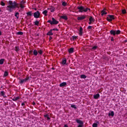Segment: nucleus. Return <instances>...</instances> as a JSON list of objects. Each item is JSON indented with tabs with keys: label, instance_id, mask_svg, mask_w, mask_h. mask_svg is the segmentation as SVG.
Instances as JSON below:
<instances>
[{
	"label": "nucleus",
	"instance_id": "nucleus-50",
	"mask_svg": "<svg viewBox=\"0 0 127 127\" xmlns=\"http://www.w3.org/2000/svg\"><path fill=\"white\" fill-rule=\"evenodd\" d=\"M111 41H114V38L113 37L111 38Z\"/></svg>",
	"mask_w": 127,
	"mask_h": 127
},
{
	"label": "nucleus",
	"instance_id": "nucleus-34",
	"mask_svg": "<svg viewBox=\"0 0 127 127\" xmlns=\"http://www.w3.org/2000/svg\"><path fill=\"white\" fill-rule=\"evenodd\" d=\"M35 25H37V26H38L39 25V22L37 20L34 22Z\"/></svg>",
	"mask_w": 127,
	"mask_h": 127
},
{
	"label": "nucleus",
	"instance_id": "nucleus-53",
	"mask_svg": "<svg viewBox=\"0 0 127 127\" xmlns=\"http://www.w3.org/2000/svg\"><path fill=\"white\" fill-rule=\"evenodd\" d=\"M1 34H2L1 31H0V36L1 35Z\"/></svg>",
	"mask_w": 127,
	"mask_h": 127
},
{
	"label": "nucleus",
	"instance_id": "nucleus-28",
	"mask_svg": "<svg viewBox=\"0 0 127 127\" xmlns=\"http://www.w3.org/2000/svg\"><path fill=\"white\" fill-rule=\"evenodd\" d=\"M44 117L45 118H47L48 121H49V120H50V117H49V115L48 114H46L44 115Z\"/></svg>",
	"mask_w": 127,
	"mask_h": 127
},
{
	"label": "nucleus",
	"instance_id": "nucleus-32",
	"mask_svg": "<svg viewBox=\"0 0 127 127\" xmlns=\"http://www.w3.org/2000/svg\"><path fill=\"white\" fill-rule=\"evenodd\" d=\"M89 21H91L92 22H94L95 21V19L93 18L92 16H90L89 18Z\"/></svg>",
	"mask_w": 127,
	"mask_h": 127
},
{
	"label": "nucleus",
	"instance_id": "nucleus-48",
	"mask_svg": "<svg viewBox=\"0 0 127 127\" xmlns=\"http://www.w3.org/2000/svg\"><path fill=\"white\" fill-rule=\"evenodd\" d=\"M32 105L33 106H35V105H36V103H35V102H33V103H32Z\"/></svg>",
	"mask_w": 127,
	"mask_h": 127
},
{
	"label": "nucleus",
	"instance_id": "nucleus-45",
	"mask_svg": "<svg viewBox=\"0 0 127 127\" xmlns=\"http://www.w3.org/2000/svg\"><path fill=\"white\" fill-rule=\"evenodd\" d=\"M24 3H25V2L24 1H21L20 4L23 5V4H24Z\"/></svg>",
	"mask_w": 127,
	"mask_h": 127
},
{
	"label": "nucleus",
	"instance_id": "nucleus-13",
	"mask_svg": "<svg viewBox=\"0 0 127 127\" xmlns=\"http://www.w3.org/2000/svg\"><path fill=\"white\" fill-rule=\"evenodd\" d=\"M107 10L106 9H103V10L101 11V15L102 16H104L105 14H107V12L106 11Z\"/></svg>",
	"mask_w": 127,
	"mask_h": 127
},
{
	"label": "nucleus",
	"instance_id": "nucleus-33",
	"mask_svg": "<svg viewBox=\"0 0 127 127\" xmlns=\"http://www.w3.org/2000/svg\"><path fill=\"white\" fill-rule=\"evenodd\" d=\"M0 96H2V97H4V95H5V93L4 91H1L0 93Z\"/></svg>",
	"mask_w": 127,
	"mask_h": 127
},
{
	"label": "nucleus",
	"instance_id": "nucleus-11",
	"mask_svg": "<svg viewBox=\"0 0 127 127\" xmlns=\"http://www.w3.org/2000/svg\"><path fill=\"white\" fill-rule=\"evenodd\" d=\"M67 85V82H64L60 84V87H65Z\"/></svg>",
	"mask_w": 127,
	"mask_h": 127
},
{
	"label": "nucleus",
	"instance_id": "nucleus-6",
	"mask_svg": "<svg viewBox=\"0 0 127 127\" xmlns=\"http://www.w3.org/2000/svg\"><path fill=\"white\" fill-rule=\"evenodd\" d=\"M113 19H115V17L113 15H109L107 17V20L108 21L111 22L113 20Z\"/></svg>",
	"mask_w": 127,
	"mask_h": 127
},
{
	"label": "nucleus",
	"instance_id": "nucleus-57",
	"mask_svg": "<svg viewBox=\"0 0 127 127\" xmlns=\"http://www.w3.org/2000/svg\"><path fill=\"white\" fill-rule=\"evenodd\" d=\"M0 12H1V9H0Z\"/></svg>",
	"mask_w": 127,
	"mask_h": 127
},
{
	"label": "nucleus",
	"instance_id": "nucleus-17",
	"mask_svg": "<svg viewBox=\"0 0 127 127\" xmlns=\"http://www.w3.org/2000/svg\"><path fill=\"white\" fill-rule=\"evenodd\" d=\"M33 55L34 56H37V55H38V51H37L36 50H34L33 51Z\"/></svg>",
	"mask_w": 127,
	"mask_h": 127
},
{
	"label": "nucleus",
	"instance_id": "nucleus-31",
	"mask_svg": "<svg viewBox=\"0 0 127 127\" xmlns=\"http://www.w3.org/2000/svg\"><path fill=\"white\" fill-rule=\"evenodd\" d=\"M86 78H87V76H86V75L85 74H82L80 75L81 79H86Z\"/></svg>",
	"mask_w": 127,
	"mask_h": 127
},
{
	"label": "nucleus",
	"instance_id": "nucleus-23",
	"mask_svg": "<svg viewBox=\"0 0 127 127\" xmlns=\"http://www.w3.org/2000/svg\"><path fill=\"white\" fill-rule=\"evenodd\" d=\"M14 50H15V51H16V52H18V51H19V50H20V49H19V46H16V47H15Z\"/></svg>",
	"mask_w": 127,
	"mask_h": 127
},
{
	"label": "nucleus",
	"instance_id": "nucleus-38",
	"mask_svg": "<svg viewBox=\"0 0 127 127\" xmlns=\"http://www.w3.org/2000/svg\"><path fill=\"white\" fill-rule=\"evenodd\" d=\"M21 106L23 107V109H25V108H26L25 103H24V102L22 103Z\"/></svg>",
	"mask_w": 127,
	"mask_h": 127
},
{
	"label": "nucleus",
	"instance_id": "nucleus-18",
	"mask_svg": "<svg viewBox=\"0 0 127 127\" xmlns=\"http://www.w3.org/2000/svg\"><path fill=\"white\" fill-rule=\"evenodd\" d=\"M98 98H100V94L98 93L94 95V99H95L96 100H98Z\"/></svg>",
	"mask_w": 127,
	"mask_h": 127
},
{
	"label": "nucleus",
	"instance_id": "nucleus-56",
	"mask_svg": "<svg viewBox=\"0 0 127 127\" xmlns=\"http://www.w3.org/2000/svg\"><path fill=\"white\" fill-rule=\"evenodd\" d=\"M125 42H127V40H126L125 41Z\"/></svg>",
	"mask_w": 127,
	"mask_h": 127
},
{
	"label": "nucleus",
	"instance_id": "nucleus-9",
	"mask_svg": "<svg viewBox=\"0 0 127 127\" xmlns=\"http://www.w3.org/2000/svg\"><path fill=\"white\" fill-rule=\"evenodd\" d=\"M85 18H86V16L82 15L77 17V20H83V19H85Z\"/></svg>",
	"mask_w": 127,
	"mask_h": 127
},
{
	"label": "nucleus",
	"instance_id": "nucleus-27",
	"mask_svg": "<svg viewBox=\"0 0 127 127\" xmlns=\"http://www.w3.org/2000/svg\"><path fill=\"white\" fill-rule=\"evenodd\" d=\"M97 49H98V46H95L91 48V50H92L93 51H95V50H96Z\"/></svg>",
	"mask_w": 127,
	"mask_h": 127
},
{
	"label": "nucleus",
	"instance_id": "nucleus-49",
	"mask_svg": "<svg viewBox=\"0 0 127 127\" xmlns=\"http://www.w3.org/2000/svg\"><path fill=\"white\" fill-rule=\"evenodd\" d=\"M92 21H90L88 23V24H92Z\"/></svg>",
	"mask_w": 127,
	"mask_h": 127
},
{
	"label": "nucleus",
	"instance_id": "nucleus-43",
	"mask_svg": "<svg viewBox=\"0 0 127 127\" xmlns=\"http://www.w3.org/2000/svg\"><path fill=\"white\" fill-rule=\"evenodd\" d=\"M52 31H59V29H57V28H54L53 29H52Z\"/></svg>",
	"mask_w": 127,
	"mask_h": 127
},
{
	"label": "nucleus",
	"instance_id": "nucleus-24",
	"mask_svg": "<svg viewBox=\"0 0 127 127\" xmlns=\"http://www.w3.org/2000/svg\"><path fill=\"white\" fill-rule=\"evenodd\" d=\"M15 16L16 17L17 19H18L19 18V13L18 12H17L15 13Z\"/></svg>",
	"mask_w": 127,
	"mask_h": 127
},
{
	"label": "nucleus",
	"instance_id": "nucleus-58",
	"mask_svg": "<svg viewBox=\"0 0 127 127\" xmlns=\"http://www.w3.org/2000/svg\"><path fill=\"white\" fill-rule=\"evenodd\" d=\"M48 9H50V8H48Z\"/></svg>",
	"mask_w": 127,
	"mask_h": 127
},
{
	"label": "nucleus",
	"instance_id": "nucleus-26",
	"mask_svg": "<svg viewBox=\"0 0 127 127\" xmlns=\"http://www.w3.org/2000/svg\"><path fill=\"white\" fill-rule=\"evenodd\" d=\"M66 62H67L66 59L63 60L62 62V65H65V64H66Z\"/></svg>",
	"mask_w": 127,
	"mask_h": 127
},
{
	"label": "nucleus",
	"instance_id": "nucleus-29",
	"mask_svg": "<svg viewBox=\"0 0 127 127\" xmlns=\"http://www.w3.org/2000/svg\"><path fill=\"white\" fill-rule=\"evenodd\" d=\"M38 53H39L40 55H42V54H43V51L42 50H39Z\"/></svg>",
	"mask_w": 127,
	"mask_h": 127
},
{
	"label": "nucleus",
	"instance_id": "nucleus-25",
	"mask_svg": "<svg viewBox=\"0 0 127 127\" xmlns=\"http://www.w3.org/2000/svg\"><path fill=\"white\" fill-rule=\"evenodd\" d=\"M48 12V11H47V10H45L44 11H43L42 13L43 14L45 15V16H47Z\"/></svg>",
	"mask_w": 127,
	"mask_h": 127
},
{
	"label": "nucleus",
	"instance_id": "nucleus-5",
	"mask_svg": "<svg viewBox=\"0 0 127 127\" xmlns=\"http://www.w3.org/2000/svg\"><path fill=\"white\" fill-rule=\"evenodd\" d=\"M75 121H76V122L77 123V124H79L77 127H83V125H84L83 121H82L80 120H78V119H76Z\"/></svg>",
	"mask_w": 127,
	"mask_h": 127
},
{
	"label": "nucleus",
	"instance_id": "nucleus-44",
	"mask_svg": "<svg viewBox=\"0 0 127 127\" xmlns=\"http://www.w3.org/2000/svg\"><path fill=\"white\" fill-rule=\"evenodd\" d=\"M20 6L21 8H24V5H23L22 4H20Z\"/></svg>",
	"mask_w": 127,
	"mask_h": 127
},
{
	"label": "nucleus",
	"instance_id": "nucleus-19",
	"mask_svg": "<svg viewBox=\"0 0 127 127\" xmlns=\"http://www.w3.org/2000/svg\"><path fill=\"white\" fill-rule=\"evenodd\" d=\"M7 76H8V72H7V71H5L3 77L4 78L7 77Z\"/></svg>",
	"mask_w": 127,
	"mask_h": 127
},
{
	"label": "nucleus",
	"instance_id": "nucleus-52",
	"mask_svg": "<svg viewBox=\"0 0 127 127\" xmlns=\"http://www.w3.org/2000/svg\"><path fill=\"white\" fill-rule=\"evenodd\" d=\"M34 10H37V8H34Z\"/></svg>",
	"mask_w": 127,
	"mask_h": 127
},
{
	"label": "nucleus",
	"instance_id": "nucleus-21",
	"mask_svg": "<svg viewBox=\"0 0 127 127\" xmlns=\"http://www.w3.org/2000/svg\"><path fill=\"white\" fill-rule=\"evenodd\" d=\"M51 12H54V11H55V7L51 6L50 8Z\"/></svg>",
	"mask_w": 127,
	"mask_h": 127
},
{
	"label": "nucleus",
	"instance_id": "nucleus-10",
	"mask_svg": "<svg viewBox=\"0 0 127 127\" xmlns=\"http://www.w3.org/2000/svg\"><path fill=\"white\" fill-rule=\"evenodd\" d=\"M78 34L80 36H82V35H83V28H82V27H80L79 28Z\"/></svg>",
	"mask_w": 127,
	"mask_h": 127
},
{
	"label": "nucleus",
	"instance_id": "nucleus-20",
	"mask_svg": "<svg viewBox=\"0 0 127 127\" xmlns=\"http://www.w3.org/2000/svg\"><path fill=\"white\" fill-rule=\"evenodd\" d=\"M74 52V48H70L69 50H68V53H73Z\"/></svg>",
	"mask_w": 127,
	"mask_h": 127
},
{
	"label": "nucleus",
	"instance_id": "nucleus-35",
	"mask_svg": "<svg viewBox=\"0 0 127 127\" xmlns=\"http://www.w3.org/2000/svg\"><path fill=\"white\" fill-rule=\"evenodd\" d=\"M67 5V3L65 1L62 2V6H66Z\"/></svg>",
	"mask_w": 127,
	"mask_h": 127
},
{
	"label": "nucleus",
	"instance_id": "nucleus-4",
	"mask_svg": "<svg viewBox=\"0 0 127 127\" xmlns=\"http://www.w3.org/2000/svg\"><path fill=\"white\" fill-rule=\"evenodd\" d=\"M110 33L111 35H119V34H121V31L120 30H118L117 31L114 30H111L110 32Z\"/></svg>",
	"mask_w": 127,
	"mask_h": 127
},
{
	"label": "nucleus",
	"instance_id": "nucleus-7",
	"mask_svg": "<svg viewBox=\"0 0 127 127\" xmlns=\"http://www.w3.org/2000/svg\"><path fill=\"white\" fill-rule=\"evenodd\" d=\"M34 17H35V18H39V17H40V12H39V11H37L34 12Z\"/></svg>",
	"mask_w": 127,
	"mask_h": 127
},
{
	"label": "nucleus",
	"instance_id": "nucleus-2",
	"mask_svg": "<svg viewBox=\"0 0 127 127\" xmlns=\"http://www.w3.org/2000/svg\"><path fill=\"white\" fill-rule=\"evenodd\" d=\"M77 8L78 9L79 12H87L88 10L91 11V9H90V8L84 7L83 6H77Z\"/></svg>",
	"mask_w": 127,
	"mask_h": 127
},
{
	"label": "nucleus",
	"instance_id": "nucleus-36",
	"mask_svg": "<svg viewBox=\"0 0 127 127\" xmlns=\"http://www.w3.org/2000/svg\"><path fill=\"white\" fill-rule=\"evenodd\" d=\"M16 34L17 35H23V33L22 32H18Z\"/></svg>",
	"mask_w": 127,
	"mask_h": 127
},
{
	"label": "nucleus",
	"instance_id": "nucleus-14",
	"mask_svg": "<svg viewBox=\"0 0 127 127\" xmlns=\"http://www.w3.org/2000/svg\"><path fill=\"white\" fill-rule=\"evenodd\" d=\"M115 116V113H114V111H110L108 114L109 117H114Z\"/></svg>",
	"mask_w": 127,
	"mask_h": 127
},
{
	"label": "nucleus",
	"instance_id": "nucleus-41",
	"mask_svg": "<svg viewBox=\"0 0 127 127\" xmlns=\"http://www.w3.org/2000/svg\"><path fill=\"white\" fill-rule=\"evenodd\" d=\"M122 13L123 14H126V13H127V11L126 10V9L122 10Z\"/></svg>",
	"mask_w": 127,
	"mask_h": 127
},
{
	"label": "nucleus",
	"instance_id": "nucleus-39",
	"mask_svg": "<svg viewBox=\"0 0 127 127\" xmlns=\"http://www.w3.org/2000/svg\"><path fill=\"white\" fill-rule=\"evenodd\" d=\"M0 4L2 6H4V5H5V3H4L3 1H1Z\"/></svg>",
	"mask_w": 127,
	"mask_h": 127
},
{
	"label": "nucleus",
	"instance_id": "nucleus-46",
	"mask_svg": "<svg viewBox=\"0 0 127 127\" xmlns=\"http://www.w3.org/2000/svg\"><path fill=\"white\" fill-rule=\"evenodd\" d=\"M29 54L32 55L33 53V51H30L29 52Z\"/></svg>",
	"mask_w": 127,
	"mask_h": 127
},
{
	"label": "nucleus",
	"instance_id": "nucleus-42",
	"mask_svg": "<svg viewBox=\"0 0 127 127\" xmlns=\"http://www.w3.org/2000/svg\"><path fill=\"white\" fill-rule=\"evenodd\" d=\"M71 107L73 108V109H77V107H76V105H71Z\"/></svg>",
	"mask_w": 127,
	"mask_h": 127
},
{
	"label": "nucleus",
	"instance_id": "nucleus-15",
	"mask_svg": "<svg viewBox=\"0 0 127 127\" xmlns=\"http://www.w3.org/2000/svg\"><path fill=\"white\" fill-rule=\"evenodd\" d=\"M47 35L51 36L53 35V33L52 32V29H50V31L47 33Z\"/></svg>",
	"mask_w": 127,
	"mask_h": 127
},
{
	"label": "nucleus",
	"instance_id": "nucleus-12",
	"mask_svg": "<svg viewBox=\"0 0 127 127\" xmlns=\"http://www.w3.org/2000/svg\"><path fill=\"white\" fill-rule=\"evenodd\" d=\"M12 101L14 102H16V101H18L19 100H20V97L18 96L17 97H14L12 99Z\"/></svg>",
	"mask_w": 127,
	"mask_h": 127
},
{
	"label": "nucleus",
	"instance_id": "nucleus-30",
	"mask_svg": "<svg viewBox=\"0 0 127 127\" xmlns=\"http://www.w3.org/2000/svg\"><path fill=\"white\" fill-rule=\"evenodd\" d=\"M4 63V59H1L0 60V65H2L3 63Z\"/></svg>",
	"mask_w": 127,
	"mask_h": 127
},
{
	"label": "nucleus",
	"instance_id": "nucleus-37",
	"mask_svg": "<svg viewBox=\"0 0 127 127\" xmlns=\"http://www.w3.org/2000/svg\"><path fill=\"white\" fill-rule=\"evenodd\" d=\"M72 38L73 40H76V39H78V36H73Z\"/></svg>",
	"mask_w": 127,
	"mask_h": 127
},
{
	"label": "nucleus",
	"instance_id": "nucleus-3",
	"mask_svg": "<svg viewBox=\"0 0 127 127\" xmlns=\"http://www.w3.org/2000/svg\"><path fill=\"white\" fill-rule=\"evenodd\" d=\"M48 23H50L51 25H53V24H58L59 23V21L56 20L55 18H52V21L51 20H49L47 21Z\"/></svg>",
	"mask_w": 127,
	"mask_h": 127
},
{
	"label": "nucleus",
	"instance_id": "nucleus-22",
	"mask_svg": "<svg viewBox=\"0 0 127 127\" xmlns=\"http://www.w3.org/2000/svg\"><path fill=\"white\" fill-rule=\"evenodd\" d=\"M27 16H32V11H29L26 13Z\"/></svg>",
	"mask_w": 127,
	"mask_h": 127
},
{
	"label": "nucleus",
	"instance_id": "nucleus-47",
	"mask_svg": "<svg viewBox=\"0 0 127 127\" xmlns=\"http://www.w3.org/2000/svg\"><path fill=\"white\" fill-rule=\"evenodd\" d=\"M88 29H92V26H89L88 27Z\"/></svg>",
	"mask_w": 127,
	"mask_h": 127
},
{
	"label": "nucleus",
	"instance_id": "nucleus-16",
	"mask_svg": "<svg viewBox=\"0 0 127 127\" xmlns=\"http://www.w3.org/2000/svg\"><path fill=\"white\" fill-rule=\"evenodd\" d=\"M60 18H62V19H64V20H68V17L66 15L61 16Z\"/></svg>",
	"mask_w": 127,
	"mask_h": 127
},
{
	"label": "nucleus",
	"instance_id": "nucleus-40",
	"mask_svg": "<svg viewBox=\"0 0 127 127\" xmlns=\"http://www.w3.org/2000/svg\"><path fill=\"white\" fill-rule=\"evenodd\" d=\"M93 127H98V124L97 123H94L92 125Z\"/></svg>",
	"mask_w": 127,
	"mask_h": 127
},
{
	"label": "nucleus",
	"instance_id": "nucleus-8",
	"mask_svg": "<svg viewBox=\"0 0 127 127\" xmlns=\"http://www.w3.org/2000/svg\"><path fill=\"white\" fill-rule=\"evenodd\" d=\"M28 80H29V77H26L23 79H20L19 83L20 84H23V83H25V82L28 81Z\"/></svg>",
	"mask_w": 127,
	"mask_h": 127
},
{
	"label": "nucleus",
	"instance_id": "nucleus-55",
	"mask_svg": "<svg viewBox=\"0 0 127 127\" xmlns=\"http://www.w3.org/2000/svg\"><path fill=\"white\" fill-rule=\"evenodd\" d=\"M51 39H52V37H50V40H51Z\"/></svg>",
	"mask_w": 127,
	"mask_h": 127
},
{
	"label": "nucleus",
	"instance_id": "nucleus-1",
	"mask_svg": "<svg viewBox=\"0 0 127 127\" xmlns=\"http://www.w3.org/2000/svg\"><path fill=\"white\" fill-rule=\"evenodd\" d=\"M8 5L6 6V9L9 12H12L14 8H19V5L18 3H16L15 1H12L11 0H9L8 2Z\"/></svg>",
	"mask_w": 127,
	"mask_h": 127
},
{
	"label": "nucleus",
	"instance_id": "nucleus-54",
	"mask_svg": "<svg viewBox=\"0 0 127 127\" xmlns=\"http://www.w3.org/2000/svg\"><path fill=\"white\" fill-rule=\"evenodd\" d=\"M52 70H55V68H54V67H52Z\"/></svg>",
	"mask_w": 127,
	"mask_h": 127
},
{
	"label": "nucleus",
	"instance_id": "nucleus-51",
	"mask_svg": "<svg viewBox=\"0 0 127 127\" xmlns=\"http://www.w3.org/2000/svg\"><path fill=\"white\" fill-rule=\"evenodd\" d=\"M64 127H68V125H67L66 124L64 125Z\"/></svg>",
	"mask_w": 127,
	"mask_h": 127
}]
</instances>
